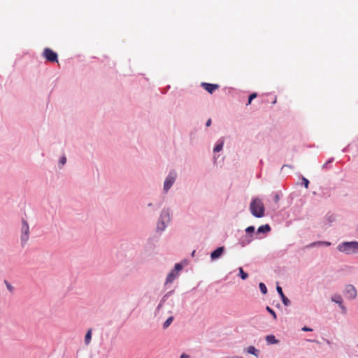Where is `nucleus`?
Wrapping results in <instances>:
<instances>
[{"instance_id":"f257e3e1","label":"nucleus","mask_w":358,"mask_h":358,"mask_svg":"<svg viewBox=\"0 0 358 358\" xmlns=\"http://www.w3.org/2000/svg\"><path fill=\"white\" fill-rule=\"evenodd\" d=\"M249 209L251 214L257 218H261L265 215L264 205L262 199L258 197H253L252 199Z\"/></svg>"},{"instance_id":"f03ea898","label":"nucleus","mask_w":358,"mask_h":358,"mask_svg":"<svg viewBox=\"0 0 358 358\" xmlns=\"http://www.w3.org/2000/svg\"><path fill=\"white\" fill-rule=\"evenodd\" d=\"M178 178V173L174 169L169 171V173L166 176L164 183L162 192L164 194H167L173 185L175 184Z\"/></svg>"},{"instance_id":"7ed1b4c3","label":"nucleus","mask_w":358,"mask_h":358,"mask_svg":"<svg viewBox=\"0 0 358 358\" xmlns=\"http://www.w3.org/2000/svg\"><path fill=\"white\" fill-rule=\"evenodd\" d=\"M338 250L347 255L358 253V241L341 243L338 245Z\"/></svg>"},{"instance_id":"20e7f679","label":"nucleus","mask_w":358,"mask_h":358,"mask_svg":"<svg viewBox=\"0 0 358 358\" xmlns=\"http://www.w3.org/2000/svg\"><path fill=\"white\" fill-rule=\"evenodd\" d=\"M30 229L27 221L24 219L22 220V226L20 229V244L22 247H24L29 239Z\"/></svg>"},{"instance_id":"39448f33","label":"nucleus","mask_w":358,"mask_h":358,"mask_svg":"<svg viewBox=\"0 0 358 358\" xmlns=\"http://www.w3.org/2000/svg\"><path fill=\"white\" fill-rule=\"evenodd\" d=\"M183 268V265L181 263H177L175 264L174 268L172 269L166 276L165 285L171 284L174 280L179 276V273Z\"/></svg>"},{"instance_id":"423d86ee","label":"nucleus","mask_w":358,"mask_h":358,"mask_svg":"<svg viewBox=\"0 0 358 358\" xmlns=\"http://www.w3.org/2000/svg\"><path fill=\"white\" fill-rule=\"evenodd\" d=\"M43 56L50 62H57L58 55L57 52L48 48H45L43 52Z\"/></svg>"},{"instance_id":"0eeeda50","label":"nucleus","mask_w":358,"mask_h":358,"mask_svg":"<svg viewBox=\"0 0 358 358\" xmlns=\"http://www.w3.org/2000/svg\"><path fill=\"white\" fill-rule=\"evenodd\" d=\"M158 220L169 224L171 221V215L170 208H162V210L160 212Z\"/></svg>"},{"instance_id":"6e6552de","label":"nucleus","mask_w":358,"mask_h":358,"mask_svg":"<svg viewBox=\"0 0 358 358\" xmlns=\"http://www.w3.org/2000/svg\"><path fill=\"white\" fill-rule=\"evenodd\" d=\"M344 294L349 299H355L357 296V292L354 285L349 284L345 287Z\"/></svg>"},{"instance_id":"1a4fd4ad","label":"nucleus","mask_w":358,"mask_h":358,"mask_svg":"<svg viewBox=\"0 0 358 358\" xmlns=\"http://www.w3.org/2000/svg\"><path fill=\"white\" fill-rule=\"evenodd\" d=\"M201 86L211 94L216 90H218L220 88V85L218 84H212L208 83H201Z\"/></svg>"},{"instance_id":"9d476101","label":"nucleus","mask_w":358,"mask_h":358,"mask_svg":"<svg viewBox=\"0 0 358 358\" xmlns=\"http://www.w3.org/2000/svg\"><path fill=\"white\" fill-rule=\"evenodd\" d=\"M253 240V237H252V235H243L242 236L239 240H238V244L241 247H245L246 245H249Z\"/></svg>"},{"instance_id":"9b49d317","label":"nucleus","mask_w":358,"mask_h":358,"mask_svg":"<svg viewBox=\"0 0 358 358\" xmlns=\"http://www.w3.org/2000/svg\"><path fill=\"white\" fill-rule=\"evenodd\" d=\"M224 250H225V248L224 246L218 247L217 248H216L214 251H213L210 253L211 259L213 261L217 259H219L222 255Z\"/></svg>"},{"instance_id":"f8f14e48","label":"nucleus","mask_w":358,"mask_h":358,"mask_svg":"<svg viewBox=\"0 0 358 358\" xmlns=\"http://www.w3.org/2000/svg\"><path fill=\"white\" fill-rule=\"evenodd\" d=\"M276 289H277V292L278 293V294L280 295V298H281V300H282V303L285 306H290L291 304V301L284 294L283 292H282V289L281 287L280 286H277L276 287Z\"/></svg>"},{"instance_id":"ddd939ff","label":"nucleus","mask_w":358,"mask_h":358,"mask_svg":"<svg viewBox=\"0 0 358 358\" xmlns=\"http://www.w3.org/2000/svg\"><path fill=\"white\" fill-rule=\"evenodd\" d=\"M331 245V243L329 241H318L310 243V244L305 246L306 248H311L315 247H320V246H329Z\"/></svg>"},{"instance_id":"4468645a","label":"nucleus","mask_w":358,"mask_h":358,"mask_svg":"<svg viewBox=\"0 0 358 358\" xmlns=\"http://www.w3.org/2000/svg\"><path fill=\"white\" fill-rule=\"evenodd\" d=\"M168 225H169L168 224H166L159 220H157L156 231L157 233L162 234V232H164L166 230Z\"/></svg>"},{"instance_id":"2eb2a0df","label":"nucleus","mask_w":358,"mask_h":358,"mask_svg":"<svg viewBox=\"0 0 358 358\" xmlns=\"http://www.w3.org/2000/svg\"><path fill=\"white\" fill-rule=\"evenodd\" d=\"M224 138H220L216 143L214 148H213V152H220L222 149H223V146H224Z\"/></svg>"},{"instance_id":"dca6fc26","label":"nucleus","mask_w":358,"mask_h":358,"mask_svg":"<svg viewBox=\"0 0 358 358\" xmlns=\"http://www.w3.org/2000/svg\"><path fill=\"white\" fill-rule=\"evenodd\" d=\"M271 230V228L268 224H266L259 227L257 229L258 234H268Z\"/></svg>"},{"instance_id":"f3484780","label":"nucleus","mask_w":358,"mask_h":358,"mask_svg":"<svg viewBox=\"0 0 358 358\" xmlns=\"http://www.w3.org/2000/svg\"><path fill=\"white\" fill-rule=\"evenodd\" d=\"M266 341L268 345L278 344L280 341L276 339L274 335H268L266 336Z\"/></svg>"},{"instance_id":"a211bd4d","label":"nucleus","mask_w":358,"mask_h":358,"mask_svg":"<svg viewBox=\"0 0 358 358\" xmlns=\"http://www.w3.org/2000/svg\"><path fill=\"white\" fill-rule=\"evenodd\" d=\"M173 291H171L169 292H168L167 294H166L163 297L162 299H161L160 302L159 303L157 308H156V310L157 311H159L164 306V303L166 302L167 298L169 297V295H171L172 294Z\"/></svg>"},{"instance_id":"6ab92c4d","label":"nucleus","mask_w":358,"mask_h":358,"mask_svg":"<svg viewBox=\"0 0 358 358\" xmlns=\"http://www.w3.org/2000/svg\"><path fill=\"white\" fill-rule=\"evenodd\" d=\"M331 300L332 302L337 303L338 306L343 303L342 296L338 294H334L331 296Z\"/></svg>"},{"instance_id":"aec40b11","label":"nucleus","mask_w":358,"mask_h":358,"mask_svg":"<svg viewBox=\"0 0 358 358\" xmlns=\"http://www.w3.org/2000/svg\"><path fill=\"white\" fill-rule=\"evenodd\" d=\"M248 353L258 357L259 350L256 349L254 346H249L245 350Z\"/></svg>"},{"instance_id":"412c9836","label":"nucleus","mask_w":358,"mask_h":358,"mask_svg":"<svg viewBox=\"0 0 358 358\" xmlns=\"http://www.w3.org/2000/svg\"><path fill=\"white\" fill-rule=\"evenodd\" d=\"M336 220V217L334 214H327L324 217V221L327 222L328 224H331L334 222Z\"/></svg>"},{"instance_id":"4be33fe9","label":"nucleus","mask_w":358,"mask_h":358,"mask_svg":"<svg viewBox=\"0 0 358 358\" xmlns=\"http://www.w3.org/2000/svg\"><path fill=\"white\" fill-rule=\"evenodd\" d=\"M92 339V329H89L85 336V343L89 345Z\"/></svg>"},{"instance_id":"5701e85b","label":"nucleus","mask_w":358,"mask_h":358,"mask_svg":"<svg viewBox=\"0 0 358 358\" xmlns=\"http://www.w3.org/2000/svg\"><path fill=\"white\" fill-rule=\"evenodd\" d=\"M238 271H239L238 276H240V278L242 280H245L248 278V274L243 271L242 267L238 268Z\"/></svg>"},{"instance_id":"b1692460","label":"nucleus","mask_w":358,"mask_h":358,"mask_svg":"<svg viewBox=\"0 0 358 358\" xmlns=\"http://www.w3.org/2000/svg\"><path fill=\"white\" fill-rule=\"evenodd\" d=\"M174 317L173 316L169 317L164 323H163V329H167L171 324L173 322Z\"/></svg>"},{"instance_id":"393cba45","label":"nucleus","mask_w":358,"mask_h":358,"mask_svg":"<svg viewBox=\"0 0 358 358\" xmlns=\"http://www.w3.org/2000/svg\"><path fill=\"white\" fill-rule=\"evenodd\" d=\"M255 227L254 226H249L245 229V235H252V237H253V234L255 233Z\"/></svg>"},{"instance_id":"a878e982","label":"nucleus","mask_w":358,"mask_h":358,"mask_svg":"<svg viewBox=\"0 0 358 358\" xmlns=\"http://www.w3.org/2000/svg\"><path fill=\"white\" fill-rule=\"evenodd\" d=\"M4 284L6 286L8 290L13 294L14 292L15 288L14 287L6 280H4Z\"/></svg>"},{"instance_id":"bb28decb","label":"nucleus","mask_w":358,"mask_h":358,"mask_svg":"<svg viewBox=\"0 0 358 358\" xmlns=\"http://www.w3.org/2000/svg\"><path fill=\"white\" fill-rule=\"evenodd\" d=\"M147 207L148 208H150L152 211H155V212L157 211L159 208V206H158L157 204H155L152 202H149L147 204Z\"/></svg>"},{"instance_id":"cd10ccee","label":"nucleus","mask_w":358,"mask_h":358,"mask_svg":"<svg viewBox=\"0 0 358 358\" xmlns=\"http://www.w3.org/2000/svg\"><path fill=\"white\" fill-rule=\"evenodd\" d=\"M66 163V157L65 155L62 156L59 160V167L61 169Z\"/></svg>"},{"instance_id":"c85d7f7f","label":"nucleus","mask_w":358,"mask_h":358,"mask_svg":"<svg viewBox=\"0 0 358 358\" xmlns=\"http://www.w3.org/2000/svg\"><path fill=\"white\" fill-rule=\"evenodd\" d=\"M259 289H260L261 292L263 294H266L267 293V288H266V287L264 283L260 282L259 284Z\"/></svg>"},{"instance_id":"c756f323","label":"nucleus","mask_w":358,"mask_h":358,"mask_svg":"<svg viewBox=\"0 0 358 358\" xmlns=\"http://www.w3.org/2000/svg\"><path fill=\"white\" fill-rule=\"evenodd\" d=\"M257 93H252L248 97V101L247 106L251 104L252 101L257 97Z\"/></svg>"},{"instance_id":"7c9ffc66","label":"nucleus","mask_w":358,"mask_h":358,"mask_svg":"<svg viewBox=\"0 0 358 358\" xmlns=\"http://www.w3.org/2000/svg\"><path fill=\"white\" fill-rule=\"evenodd\" d=\"M334 161V157H331L323 166L322 169H329L328 166L329 164L332 163Z\"/></svg>"},{"instance_id":"2f4dec72","label":"nucleus","mask_w":358,"mask_h":358,"mask_svg":"<svg viewBox=\"0 0 358 358\" xmlns=\"http://www.w3.org/2000/svg\"><path fill=\"white\" fill-rule=\"evenodd\" d=\"M266 309L273 316V317L275 320L277 318L276 314L272 308H271L269 306H266Z\"/></svg>"},{"instance_id":"473e14b6","label":"nucleus","mask_w":358,"mask_h":358,"mask_svg":"<svg viewBox=\"0 0 358 358\" xmlns=\"http://www.w3.org/2000/svg\"><path fill=\"white\" fill-rule=\"evenodd\" d=\"M302 183L306 188H308L309 180L305 177H302Z\"/></svg>"},{"instance_id":"72a5a7b5","label":"nucleus","mask_w":358,"mask_h":358,"mask_svg":"<svg viewBox=\"0 0 358 358\" xmlns=\"http://www.w3.org/2000/svg\"><path fill=\"white\" fill-rule=\"evenodd\" d=\"M341 310V312L343 314H345L346 312H347V309H346V307L345 306H343V304L342 303L341 305L338 306Z\"/></svg>"},{"instance_id":"f704fd0d","label":"nucleus","mask_w":358,"mask_h":358,"mask_svg":"<svg viewBox=\"0 0 358 358\" xmlns=\"http://www.w3.org/2000/svg\"><path fill=\"white\" fill-rule=\"evenodd\" d=\"M280 200V196L278 194H275L274 197H273V201L275 203H278Z\"/></svg>"},{"instance_id":"c9c22d12","label":"nucleus","mask_w":358,"mask_h":358,"mask_svg":"<svg viewBox=\"0 0 358 358\" xmlns=\"http://www.w3.org/2000/svg\"><path fill=\"white\" fill-rule=\"evenodd\" d=\"M301 330L303 331H313V329L310 328V327H303Z\"/></svg>"},{"instance_id":"e433bc0d","label":"nucleus","mask_w":358,"mask_h":358,"mask_svg":"<svg viewBox=\"0 0 358 358\" xmlns=\"http://www.w3.org/2000/svg\"><path fill=\"white\" fill-rule=\"evenodd\" d=\"M211 124H212V120H211V119H210V118H209V119L206 121V127H210V126L211 125Z\"/></svg>"},{"instance_id":"4c0bfd02","label":"nucleus","mask_w":358,"mask_h":358,"mask_svg":"<svg viewBox=\"0 0 358 358\" xmlns=\"http://www.w3.org/2000/svg\"><path fill=\"white\" fill-rule=\"evenodd\" d=\"M180 358H190V356L185 354V353H182L181 355H180Z\"/></svg>"},{"instance_id":"58836bf2","label":"nucleus","mask_w":358,"mask_h":358,"mask_svg":"<svg viewBox=\"0 0 358 358\" xmlns=\"http://www.w3.org/2000/svg\"><path fill=\"white\" fill-rule=\"evenodd\" d=\"M284 167L292 168V166L291 165H287V164L283 165L282 169H283Z\"/></svg>"},{"instance_id":"ea45409f","label":"nucleus","mask_w":358,"mask_h":358,"mask_svg":"<svg viewBox=\"0 0 358 358\" xmlns=\"http://www.w3.org/2000/svg\"><path fill=\"white\" fill-rule=\"evenodd\" d=\"M195 253H196V251H195V250H193V251H192V254H191L192 257H194Z\"/></svg>"},{"instance_id":"a19ab883","label":"nucleus","mask_w":358,"mask_h":358,"mask_svg":"<svg viewBox=\"0 0 358 358\" xmlns=\"http://www.w3.org/2000/svg\"><path fill=\"white\" fill-rule=\"evenodd\" d=\"M325 341H326V343H327V344H329V345H330V344H331V343H330V341H329V340L325 339Z\"/></svg>"},{"instance_id":"79ce46f5","label":"nucleus","mask_w":358,"mask_h":358,"mask_svg":"<svg viewBox=\"0 0 358 358\" xmlns=\"http://www.w3.org/2000/svg\"><path fill=\"white\" fill-rule=\"evenodd\" d=\"M308 341L318 343V341H315V340H308Z\"/></svg>"}]
</instances>
